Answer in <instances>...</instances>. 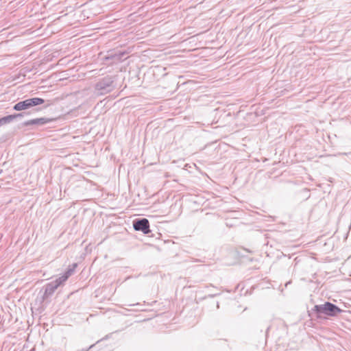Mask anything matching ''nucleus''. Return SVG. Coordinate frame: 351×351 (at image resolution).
Returning <instances> with one entry per match:
<instances>
[{"label":"nucleus","instance_id":"obj_1","mask_svg":"<svg viewBox=\"0 0 351 351\" xmlns=\"http://www.w3.org/2000/svg\"><path fill=\"white\" fill-rule=\"evenodd\" d=\"M311 311L316 314L317 319L326 318L324 315L335 317L342 312V310L337 305L329 302H326L323 304L315 305Z\"/></svg>","mask_w":351,"mask_h":351},{"label":"nucleus","instance_id":"obj_2","mask_svg":"<svg viewBox=\"0 0 351 351\" xmlns=\"http://www.w3.org/2000/svg\"><path fill=\"white\" fill-rule=\"evenodd\" d=\"M116 75H106L96 82L94 88L98 95H104L116 88Z\"/></svg>","mask_w":351,"mask_h":351},{"label":"nucleus","instance_id":"obj_3","mask_svg":"<svg viewBox=\"0 0 351 351\" xmlns=\"http://www.w3.org/2000/svg\"><path fill=\"white\" fill-rule=\"evenodd\" d=\"M45 103V100L39 97H33L16 103L13 109L16 111H21L29 109Z\"/></svg>","mask_w":351,"mask_h":351},{"label":"nucleus","instance_id":"obj_4","mask_svg":"<svg viewBox=\"0 0 351 351\" xmlns=\"http://www.w3.org/2000/svg\"><path fill=\"white\" fill-rule=\"evenodd\" d=\"M133 228L136 231H141L145 234H149V221L146 218L136 219L133 221Z\"/></svg>","mask_w":351,"mask_h":351},{"label":"nucleus","instance_id":"obj_5","mask_svg":"<svg viewBox=\"0 0 351 351\" xmlns=\"http://www.w3.org/2000/svg\"><path fill=\"white\" fill-rule=\"evenodd\" d=\"M62 284V283L59 280L58 278L47 284L43 295V300L47 299L49 297L52 295L58 287Z\"/></svg>","mask_w":351,"mask_h":351},{"label":"nucleus","instance_id":"obj_6","mask_svg":"<svg viewBox=\"0 0 351 351\" xmlns=\"http://www.w3.org/2000/svg\"><path fill=\"white\" fill-rule=\"evenodd\" d=\"M53 119L45 118V117H41V118H37L31 119L27 121H25L23 123V126H29V125H43L46 123H48L51 121H52Z\"/></svg>","mask_w":351,"mask_h":351},{"label":"nucleus","instance_id":"obj_7","mask_svg":"<svg viewBox=\"0 0 351 351\" xmlns=\"http://www.w3.org/2000/svg\"><path fill=\"white\" fill-rule=\"evenodd\" d=\"M77 266V263H73L71 265H69V268L63 274V275L58 278L59 280L62 283H64L71 275L73 274Z\"/></svg>","mask_w":351,"mask_h":351},{"label":"nucleus","instance_id":"obj_8","mask_svg":"<svg viewBox=\"0 0 351 351\" xmlns=\"http://www.w3.org/2000/svg\"><path fill=\"white\" fill-rule=\"evenodd\" d=\"M126 54L125 51L113 53L106 56V60H111L113 62H120L127 58Z\"/></svg>","mask_w":351,"mask_h":351},{"label":"nucleus","instance_id":"obj_9","mask_svg":"<svg viewBox=\"0 0 351 351\" xmlns=\"http://www.w3.org/2000/svg\"><path fill=\"white\" fill-rule=\"evenodd\" d=\"M24 113H18L14 114H10L5 117H3L0 119V127L3 125L7 124L12 121L14 119L18 117H23Z\"/></svg>","mask_w":351,"mask_h":351},{"label":"nucleus","instance_id":"obj_10","mask_svg":"<svg viewBox=\"0 0 351 351\" xmlns=\"http://www.w3.org/2000/svg\"><path fill=\"white\" fill-rule=\"evenodd\" d=\"M93 346H94V345H91V346H90L89 349H90V348H91L92 347H93Z\"/></svg>","mask_w":351,"mask_h":351}]
</instances>
